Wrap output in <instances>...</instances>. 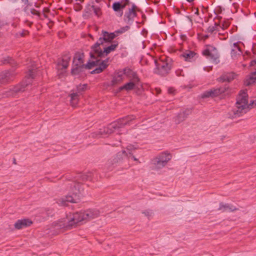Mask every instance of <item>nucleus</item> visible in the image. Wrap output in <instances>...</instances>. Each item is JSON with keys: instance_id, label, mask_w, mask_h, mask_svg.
<instances>
[{"instance_id": "1", "label": "nucleus", "mask_w": 256, "mask_h": 256, "mask_svg": "<svg viewBox=\"0 0 256 256\" xmlns=\"http://www.w3.org/2000/svg\"><path fill=\"white\" fill-rule=\"evenodd\" d=\"M92 173H79L74 178V180L70 182L67 186L66 190L68 191V195L62 198L60 202L62 205L66 206L67 202L76 203L82 195L84 188H82V182L91 180Z\"/></svg>"}, {"instance_id": "2", "label": "nucleus", "mask_w": 256, "mask_h": 256, "mask_svg": "<svg viewBox=\"0 0 256 256\" xmlns=\"http://www.w3.org/2000/svg\"><path fill=\"white\" fill-rule=\"evenodd\" d=\"M100 212L96 209H90L84 212H76L70 220L58 222L55 226L56 228L64 230H70L76 226L80 222L84 220H90L98 217Z\"/></svg>"}, {"instance_id": "3", "label": "nucleus", "mask_w": 256, "mask_h": 256, "mask_svg": "<svg viewBox=\"0 0 256 256\" xmlns=\"http://www.w3.org/2000/svg\"><path fill=\"white\" fill-rule=\"evenodd\" d=\"M136 116H128L120 118L108 125L107 127L100 129L98 133L92 134V136L96 138L106 136L108 135L124 128L126 125L130 124V122L134 120Z\"/></svg>"}, {"instance_id": "4", "label": "nucleus", "mask_w": 256, "mask_h": 256, "mask_svg": "<svg viewBox=\"0 0 256 256\" xmlns=\"http://www.w3.org/2000/svg\"><path fill=\"white\" fill-rule=\"evenodd\" d=\"M36 70V67H32V68H30L28 70V74L26 75V76L28 77L26 79L23 80L20 84L14 86L12 88L4 91L2 94V98H5L14 97L18 92H24L26 87L31 83L32 80L30 78H34Z\"/></svg>"}, {"instance_id": "5", "label": "nucleus", "mask_w": 256, "mask_h": 256, "mask_svg": "<svg viewBox=\"0 0 256 256\" xmlns=\"http://www.w3.org/2000/svg\"><path fill=\"white\" fill-rule=\"evenodd\" d=\"M248 94L247 90H240L236 98V108L232 110V117L236 118L242 116L249 111Z\"/></svg>"}, {"instance_id": "6", "label": "nucleus", "mask_w": 256, "mask_h": 256, "mask_svg": "<svg viewBox=\"0 0 256 256\" xmlns=\"http://www.w3.org/2000/svg\"><path fill=\"white\" fill-rule=\"evenodd\" d=\"M85 54L82 50L76 52L72 60V68L71 74L73 76L78 75L84 72L85 68Z\"/></svg>"}, {"instance_id": "7", "label": "nucleus", "mask_w": 256, "mask_h": 256, "mask_svg": "<svg viewBox=\"0 0 256 256\" xmlns=\"http://www.w3.org/2000/svg\"><path fill=\"white\" fill-rule=\"evenodd\" d=\"M118 42L114 40L110 46L104 47L103 48L104 50L102 49L100 46L96 47V48H94L93 46H91L92 50L90 52V57L92 59H96L97 58H104L112 52L114 51L118 48Z\"/></svg>"}, {"instance_id": "8", "label": "nucleus", "mask_w": 256, "mask_h": 256, "mask_svg": "<svg viewBox=\"0 0 256 256\" xmlns=\"http://www.w3.org/2000/svg\"><path fill=\"white\" fill-rule=\"evenodd\" d=\"M229 87L227 85L224 86H221L216 88H212L208 90L205 91L202 94L201 97L202 98H214L216 97L223 93L226 92L228 91Z\"/></svg>"}, {"instance_id": "9", "label": "nucleus", "mask_w": 256, "mask_h": 256, "mask_svg": "<svg viewBox=\"0 0 256 256\" xmlns=\"http://www.w3.org/2000/svg\"><path fill=\"white\" fill-rule=\"evenodd\" d=\"M154 62L156 65V68L154 70V73L162 76H165L168 74L172 68L171 64L164 61L158 62L155 60Z\"/></svg>"}, {"instance_id": "10", "label": "nucleus", "mask_w": 256, "mask_h": 256, "mask_svg": "<svg viewBox=\"0 0 256 256\" xmlns=\"http://www.w3.org/2000/svg\"><path fill=\"white\" fill-rule=\"evenodd\" d=\"M212 50L206 48L204 50L202 54L212 62L217 64L219 62V56L215 48H212Z\"/></svg>"}, {"instance_id": "11", "label": "nucleus", "mask_w": 256, "mask_h": 256, "mask_svg": "<svg viewBox=\"0 0 256 256\" xmlns=\"http://www.w3.org/2000/svg\"><path fill=\"white\" fill-rule=\"evenodd\" d=\"M20 3L22 4L23 6H25L23 9L24 12V14H26L27 16H32L31 14H32L34 16V18H40V12L36 10L34 8H29L28 6L30 5V2L28 0H20Z\"/></svg>"}, {"instance_id": "12", "label": "nucleus", "mask_w": 256, "mask_h": 256, "mask_svg": "<svg viewBox=\"0 0 256 256\" xmlns=\"http://www.w3.org/2000/svg\"><path fill=\"white\" fill-rule=\"evenodd\" d=\"M102 37H100L98 40L96 42V44L92 45V46H93L94 48H96V47H98L99 46H103L104 43H111L114 42L110 38V36L108 35V32L104 30L102 31Z\"/></svg>"}, {"instance_id": "13", "label": "nucleus", "mask_w": 256, "mask_h": 256, "mask_svg": "<svg viewBox=\"0 0 256 256\" xmlns=\"http://www.w3.org/2000/svg\"><path fill=\"white\" fill-rule=\"evenodd\" d=\"M192 113V109L186 108L182 111H180L177 116L174 118V120L176 124H179L184 122Z\"/></svg>"}, {"instance_id": "14", "label": "nucleus", "mask_w": 256, "mask_h": 256, "mask_svg": "<svg viewBox=\"0 0 256 256\" xmlns=\"http://www.w3.org/2000/svg\"><path fill=\"white\" fill-rule=\"evenodd\" d=\"M130 4L128 0H123L121 2H115L112 4V8L114 12H118V15L121 16L123 14L122 9H124L126 6Z\"/></svg>"}, {"instance_id": "15", "label": "nucleus", "mask_w": 256, "mask_h": 256, "mask_svg": "<svg viewBox=\"0 0 256 256\" xmlns=\"http://www.w3.org/2000/svg\"><path fill=\"white\" fill-rule=\"evenodd\" d=\"M218 210L222 212H230L238 210V208L231 204L220 202L219 208Z\"/></svg>"}, {"instance_id": "16", "label": "nucleus", "mask_w": 256, "mask_h": 256, "mask_svg": "<svg viewBox=\"0 0 256 256\" xmlns=\"http://www.w3.org/2000/svg\"><path fill=\"white\" fill-rule=\"evenodd\" d=\"M32 224L31 220L28 218H24L18 220L14 224V228L17 230L22 229L30 226Z\"/></svg>"}, {"instance_id": "17", "label": "nucleus", "mask_w": 256, "mask_h": 256, "mask_svg": "<svg viewBox=\"0 0 256 256\" xmlns=\"http://www.w3.org/2000/svg\"><path fill=\"white\" fill-rule=\"evenodd\" d=\"M136 16V12H132V10H128V11L125 13L124 16V20L128 24H131L134 18Z\"/></svg>"}, {"instance_id": "18", "label": "nucleus", "mask_w": 256, "mask_h": 256, "mask_svg": "<svg viewBox=\"0 0 256 256\" xmlns=\"http://www.w3.org/2000/svg\"><path fill=\"white\" fill-rule=\"evenodd\" d=\"M108 58H106V60L102 61V62L98 66L92 70L90 72L91 74H100L103 72L104 70H105L108 66Z\"/></svg>"}, {"instance_id": "19", "label": "nucleus", "mask_w": 256, "mask_h": 256, "mask_svg": "<svg viewBox=\"0 0 256 256\" xmlns=\"http://www.w3.org/2000/svg\"><path fill=\"white\" fill-rule=\"evenodd\" d=\"M236 74L234 72H228L222 75L219 78H218V81L219 82H230L234 78Z\"/></svg>"}, {"instance_id": "20", "label": "nucleus", "mask_w": 256, "mask_h": 256, "mask_svg": "<svg viewBox=\"0 0 256 256\" xmlns=\"http://www.w3.org/2000/svg\"><path fill=\"white\" fill-rule=\"evenodd\" d=\"M134 148V146H128L126 149L128 150V152H126V150H124L122 152V154H124V156L128 157V158H132L134 161L138 162V160L132 155V150ZM117 156H121L120 152H118Z\"/></svg>"}, {"instance_id": "21", "label": "nucleus", "mask_w": 256, "mask_h": 256, "mask_svg": "<svg viewBox=\"0 0 256 256\" xmlns=\"http://www.w3.org/2000/svg\"><path fill=\"white\" fill-rule=\"evenodd\" d=\"M13 74L9 71L2 72L0 74V83H4L12 80Z\"/></svg>"}, {"instance_id": "22", "label": "nucleus", "mask_w": 256, "mask_h": 256, "mask_svg": "<svg viewBox=\"0 0 256 256\" xmlns=\"http://www.w3.org/2000/svg\"><path fill=\"white\" fill-rule=\"evenodd\" d=\"M122 72L118 70L111 81V86H114L120 83L123 79Z\"/></svg>"}, {"instance_id": "23", "label": "nucleus", "mask_w": 256, "mask_h": 256, "mask_svg": "<svg viewBox=\"0 0 256 256\" xmlns=\"http://www.w3.org/2000/svg\"><path fill=\"white\" fill-rule=\"evenodd\" d=\"M256 82V70L250 74L248 77L244 81V84L249 86Z\"/></svg>"}, {"instance_id": "24", "label": "nucleus", "mask_w": 256, "mask_h": 256, "mask_svg": "<svg viewBox=\"0 0 256 256\" xmlns=\"http://www.w3.org/2000/svg\"><path fill=\"white\" fill-rule=\"evenodd\" d=\"M158 160H161V162L164 164H167L168 162L171 159L172 156L170 154L162 152L156 156Z\"/></svg>"}, {"instance_id": "25", "label": "nucleus", "mask_w": 256, "mask_h": 256, "mask_svg": "<svg viewBox=\"0 0 256 256\" xmlns=\"http://www.w3.org/2000/svg\"><path fill=\"white\" fill-rule=\"evenodd\" d=\"M237 50L239 52L238 54H240L242 53V51L238 44V42H235L233 44L232 48L231 50V56L232 58H234L236 56Z\"/></svg>"}, {"instance_id": "26", "label": "nucleus", "mask_w": 256, "mask_h": 256, "mask_svg": "<svg viewBox=\"0 0 256 256\" xmlns=\"http://www.w3.org/2000/svg\"><path fill=\"white\" fill-rule=\"evenodd\" d=\"M102 62L100 60H96L94 61H90V60H89L88 62L85 64V68L84 69L86 70H91L92 69L94 66H99L100 64Z\"/></svg>"}, {"instance_id": "27", "label": "nucleus", "mask_w": 256, "mask_h": 256, "mask_svg": "<svg viewBox=\"0 0 256 256\" xmlns=\"http://www.w3.org/2000/svg\"><path fill=\"white\" fill-rule=\"evenodd\" d=\"M25 15L26 16L27 18H26V20H24V22L26 24L28 25L29 26H32V25L34 23V21L38 20H40V16H41V14L40 12V18H38V19L32 17V16H34V15L32 14H31L32 16H27L26 14H25Z\"/></svg>"}, {"instance_id": "28", "label": "nucleus", "mask_w": 256, "mask_h": 256, "mask_svg": "<svg viewBox=\"0 0 256 256\" xmlns=\"http://www.w3.org/2000/svg\"><path fill=\"white\" fill-rule=\"evenodd\" d=\"M152 164L156 169H160L164 167L166 164H164L161 162V160H158V158H155L152 160Z\"/></svg>"}, {"instance_id": "29", "label": "nucleus", "mask_w": 256, "mask_h": 256, "mask_svg": "<svg viewBox=\"0 0 256 256\" xmlns=\"http://www.w3.org/2000/svg\"><path fill=\"white\" fill-rule=\"evenodd\" d=\"M196 54L192 51H188L182 54L181 56L185 58L186 61H190Z\"/></svg>"}, {"instance_id": "30", "label": "nucleus", "mask_w": 256, "mask_h": 256, "mask_svg": "<svg viewBox=\"0 0 256 256\" xmlns=\"http://www.w3.org/2000/svg\"><path fill=\"white\" fill-rule=\"evenodd\" d=\"M9 2L10 6L16 9H20L24 6L20 0H9Z\"/></svg>"}, {"instance_id": "31", "label": "nucleus", "mask_w": 256, "mask_h": 256, "mask_svg": "<svg viewBox=\"0 0 256 256\" xmlns=\"http://www.w3.org/2000/svg\"><path fill=\"white\" fill-rule=\"evenodd\" d=\"M70 96L71 98L70 102H71L72 106H76V105L77 104L78 100V93H76V92L72 93L70 94Z\"/></svg>"}, {"instance_id": "32", "label": "nucleus", "mask_w": 256, "mask_h": 256, "mask_svg": "<svg viewBox=\"0 0 256 256\" xmlns=\"http://www.w3.org/2000/svg\"><path fill=\"white\" fill-rule=\"evenodd\" d=\"M120 72L123 73L122 76L124 74L130 78H131L132 76L136 73L135 72L132 71V70H130V68H125L123 69V70H120Z\"/></svg>"}, {"instance_id": "33", "label": "nucleus", "mask_w": 256, "mask_h": 256, "mask_svg": "<svg viewBox=\"0 0 256 256\" xmlns=\"http://www.w3.org/2000/svg\"><path fill=\"white\" fill-rule=\"evenodd\" d=\"M90 9H92V10L94 11V14L96 16H100L102 14L101 9L99 7H97L95 6L92 5L90 6V10H91Z\"/></svg>"}, {"instance_id": "34", "label": "nucleus", "mask_w": 256, "mask_h": 256, "mask_svg": "<svg viewBox=\"0 0 256 256\" xmlns=\"http://www.w3.org/2000/svg\"><path fill=\"white\" fill-rule=\"evenodd\" d=\"M2 64H10L12 65H13L15 64L14 60L12 59L11 58L8 56L6 58H4L1 60Z\"/></svg>"}, {"instance_id": "35", "label": "nucleus", "mask_w": 256, "mask_h": 256, "mask_svg": "<svg viewBox=\"0 0 256 256\" xmlns=\"http://www.w3.org/2000/svg\"><path fill=\"white\" fill-rule=\"evenodd\" d=\"M220 24L216 22L214 23V26H210L206 30V32H209L210 34H212L214 31H218L219 30L218 29V26H219Z\"/></svg>"}, {"instance_id": "36", "label": "nucleus", "mask_w": 256, "mask_h": 256, "mask_svg": "<svg viewBox=\"0 0 256 256\" xmlns=\"http://www.w3.org/2000/svg\"><path fill=\"white\" fill-rule=\"evenodd\" d=\"M134 86L135 84L132 82H128L124 85V88H125V90L128 91L133 90Z\"/></svg>"}, {"instance_id": "37", "label": "nucleus", "mask_w": 256, "mask_h": 256, "mask_svg": "<svg viewBox=\"0 0 256 256\" xmlns=\"http://www.w3.org/2000/svg\"><path fill=\"white\" fill-rule=\"evenodd\" d=\"M58 64L60 66H61L62 68L66 69L68 67L69 62L62 61V58H61V60L58 62Z\"/></svg>"}, {"instance_id": "38", "label": "nucleus", "mask_w": 256, "mask_h": 256, "mask_svg": "<svg viewBox=\"0 0 256 256\" xmlns=\"http://www.w3.org/2000/svg\"><path fill=\"white\" fill-rule=\"evenodd\" d=\"M62 61L69 62L71 59V56L70 53L69 52H66L62 56Z\"/></svg>"}, {"instance_id": "39", "label": "nucleus", "mask_w": 256, "mask_h": 256, "mask_svg": "<svg viewBox=\"0 0 256 256\" xmlns=\"http://www.w3.org/2000/svg\"><path fill=\"white\" fill-rule=\"evenodd\" d=\"M87 86H88L86 84H84L82 85L78 86V92H81L84 91L86 90Z\"/></svg>"}, {"instance_id": "40", "label": "nucleus", "mask_w": 256, "mask_h": 256, "mask_svg": "<svg viewBox=\"0 0 256 256\" xmlns=\"http://www.w3.org/2000/svg\"><path fill=\"white\" fill-rule=\"evenodd\" d=\"M131 78H132V80H133V82H134V84H138L140 80V79L138 78V75L136 74V72L132 76Z\"/></svg>"}, {"instance_id": "41", "label": "nucleus", "mask_w": 256, "mask_h": 256, "mask_svg": "<svg viewBox=\"0 0 256 256\" xmlns=\"http://www.w3.org/2000/svg\"><path fill=\"white\" fill-rule=\"evenodd\" d=\"M256 106V100H254L252 101H250V103L249 104H248V106L249 110L252 108L254 106Z\"/></svg>"}, {"instance_id": "42", "label": "nucleus", "mask_w": 256, "mask_h": 256, "mask_svg": "<svg viewBox=\"0 0 256 256\" xmlns=\"http://www.w3.org/2000/svg\"><path fill=\"white\" fill-rule=\"evenodd\" d=\"M130 26H125L121 28L120 30V32H122V34L124 32H125L127 31L130 29Z\"/></svg>"}, {"instance_id": "43", "label": "nucleus", "mask_w": 256, "mask_h": 256, "mask_svg": "<svg viewBox=\"0 0 256 256\" xmlns=\"http://www.w3.org/2000/svg\"><path fill=\"white\" fill-rule=\"evenodd\" d=\"M142 214H144V215L148 218L152 216V212L151 210H146L142 212Z\"/></svg>"}, {"instance_id": "44", "label": "nucleus", "mask_w": 256, "mask_h": 256, "mask_svg": "<svg viewBox=\"0 0 256 256\" xmlns=\"http://www.w3.org/2000/svg\"><path fill=\"white\" fill-rule=\"evenodd\" d=\"M108 35L110 36V38H111L112 40L116 37V35L115 34L114 32H108Z\"/></svg>"}, {"instance_id": "45", "label": "nucleus", "mask_w": 256, "mask_h": 256, "mask_svg": "<svg viewBox=\"0 0 256 256\" xmlns=\"http://www.w3.org/2000/svg\"><path fill=\"white\" fill-rule=\"evenodd\" d=\"M28 34V30H24L23 32L21 33V36H24L26 35H27Z\"/></svg>"}, {"instance_id": "46", "label": "nucleus", "mask_w": 256, "mask_h": 256, "mask_svg": "<svg viewBox=\"0 0 256 256\" xmlns=\"http://www.w3.org/2000/svg\"><path fill=\"white\" fill-rule=\"evenodd\" d=\"M137 7L134 4H133L132 8H129V10H132V12H136V10H137Z\"/></svg>"}, {"instance_id": "47", "label": "nucleus", "mask_w": 256, "mask_h": 256, "mask_svg": "<svg viewBox=\"0 0 256 256\" xmlns=\"http://www.w3.org/2000/svg\"><path fill=\"white\" fill-rule=\"evenodd\" d=\"M114 32L115 34L116 35V36H119L120 34H122V32H120V30H116Z\"/></svg>"}, {"instance_id": "48", "label": "nucleus", "mask_w": 256, "mask_h": 256, "mask_svg": "<svg viewBox=\"0 0 256 256\" xmlns=\"http://www.w3.org/2000/svg\"><path fill=\"white\" fill-rule=\"evenodd\" d=\"M82 9V6L81 5H80L78 4V6L76 8V10L79 11V10H80Z\"/></svg>"}, {"instance_id": "49", "label": "nucleus", "mask_w": 256, "mask_h": 256, "mask_svg": "<svg viewBox=\"0 0 256 256\" xmlns=\"http://www.w3.org/2000/svg\"><path fill=\"white\" fill-rule=\"evenodd\" d=\"M255 64H256V60H253L250 62V65L251 66H254Z\"/></svg>"}, {"instance_id": "50", "label": "nucleus", "mask_w": 256, "mask_h": 256, "mask_svg": "<svg viewBox=\"0 0 256 256\" xmlns=\"http://www.w3.org/2000/svg\"><path fill=\"white\" fill-rule=\"evenodd\" d=\"M125 90V88H124V86L120 87L118 88V92H121L122 90Z\"/></svg>"}, {"instance_id": "51", "label": "nucleus", "mask_w": 256, "mask_h": 256, "mask_svg": "<svg viewBox=\"0 0 256 256\" xmlns=\"http://www.w3.org/2000/svg\"><path fill=\"white\" fill-rule=\"evenodd\" d=\"M194 14L198 16L199 14V12H198V8L196 9V12H194Z\"/></svg>"}, {"instance_id": "52", "label": "nucleus", "mask_w": 256, "mask_h": 256, "mask_svg": "<svg viewBox=\"0 0 256 256\" xmlns=\"http://www.w3.org/2000/svg\"><path fill=\"white\" fill-rule=\"evenodd\" d=\"M176 13L177 14H180V10L179 9H176Z\"/></svg>"}, {"instance_id": "53", "label": "nucleus", "mask_w": 256, "mask_h": 256, "mask_svg": "<svg viewBox=\"0 0 256 256\" xmlns=\"http://www.w3.org/2000/svg\"><path fill=\"white\" fill-rule=\"evenodd\" d=\"M168 92H169V93H170V94H172V92H173V89H172V88H170L168 89Z\"/></svg>"}, {"instance_id": "54", "label": "nucleus", "mask_w": 256, "mask_h": 256, "mask_svg": "<svg viewBox=\"0 0 256 256\" xmlns=\"http://www.w3.org/2000/svg\"><path fill=\"white\" fill-rule=\"evenodd\" d=\"M208 37H209L208 35H205V36H204V40H206V39L208 38Z\"/></svg>"}, {"instance_id": "55", "label": "nucleus", "mask_w": 256, "mask_h": 256, "mask_svg": "<svg viewBox=\"0 0 256 256\" xmlns=\"http://www.w3.org/2000/svg\"><path fill=\"white\" fill-rule=\"evenodd\" d=\"M186 17H187V18L190 20V22H192V20L191 18H190L189 16H187Z\"/></svg>"}, {"instance_id": "56", "label": "nucleus", "mask_w": 256, "mask_h": 256, "mask_svg": "<svg viewBox=\"0 0 256 256\" xmlns=\"http://www.w3.org/2000/svg\"><path fill=\"white\" fill-rule=\"evenodd\" d=\"M188 2H193L194 0H186Z\"/></svg>"}, {"instance_id": "57", "label": "nucleus", "mask_w": 256, "mask_h": 256, "mask_svg": "<svg viewBox=\"0 0 256 256\" xmlns=\"http://www.w3.org/2000/svg\"><path fill=\"white\" fill-rule=\"evenodd\" d=\"M222 29H224V24H222V26H220Z\"/></svg>"}, {"instance_id": "58", "label": "nucleus", "mask_w": 256, "mask_h": 256, "mask_svg": "<svg viewBox=\"0 0 256 256\" xmlns=\"http://www.w3.org/2000/svg\"><path fill=\"white\" fill-rule=\"evenodd\" d=\"M14 164H16V159H14Z\"/></svg>"}, {"instance_id": "59", "label": "nucleus", "mask_w": 256, "mask_h": 256, "mask_svg": "<svg viewBox=\"0 0 256 256\" xmlns=\"http://www.w3.org/2000/svg\"><path fill=\"white\" fill-rule=\"evenodd\" d=\"M219 20L221 19L222 18V17L221 16H219L218 18Z\"/></svg>"}]
</instances>
